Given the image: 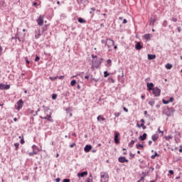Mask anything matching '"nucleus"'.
Listing matches in <instances>:
<instances>
[{"label":"nucleus","mask_w":182,"mask_h":182,"mask_svg":"<svg viewBox=\"0 0 182 182\" xmlns=\"http://www.w3.org/2000/svg\"><path fill=\"white\" fill-rule=\"evenodd\" d=\"M109 181V174L106 172L101 173V182H107Z\"/></svg>","instance_id":"obj_1"},{"label":"nucleus","mask_w":182,"mask_h":182,"mask_svg":"<svg viewBox=\"0 0 182 182\" xmlns=\"http://www.w3.org/2000/svg\"><path fill=\"white\" fill-rule=\"evenodd\" d=\"M152 93L154 96L158 97V96H160V93H161V90L159 87H154L152 90Z\"/></svg>","instance_id":"obj_2"},{"label":"nucleus","mask_w":182,"mask_h":182,"mask_svg":"<svg viewBox=\"0 0 182 182\" xmlns=\"http://www.w3.org/2000/svg\"><path fill=\"white\" fill-rule=\"evenodd\" d=\"M45 16L41 15L37 19V23L39 26H43V18Z\"/></svg>","instance_id":"obj_3"},{"label":"nucleus","mask_w":182,"mask_h":182,"mask_svg":"<svg viewBox=\"0 0 182 182\" xmlns=\"http://www.w3.org/2000/svg\"><path fill=\"white\" fill-rule=\"evenodd\" d=\"M173 110L171 108V109H166L164 111V114H167L168 116H173Z\"/></svg>","instance_id":"obj_4"},{"label":"nucleus","mask_w":182,"mask_h":182,"mask_svg":"<svg viewBox=\"0 0 182 182\" xmlns=\"http://www.w3.org/2000/svg\"><path fill=\"white\" fill-rule=\"evenodd\" d=\"M106 45L108 48H112V46H114V41L113 40L107 39Z\"/></svg>","instance_id":"obj_5"},{"label":"nucleus","mask_w":182,"mask_h":182,"mask_svg":"<svg viewBox=\"0 0 182 182\" xmlns=\"http://www.w3.org/2000/svg\"><path fill=\"white\" fill-rule=\"evenodd\" d=\"M11 88V85H4L0 84V90H8V89Z\"/></svg>","instance_id":"obj_6"},{"label":"nucleus","mask_w":182,"mask_h":182,"mask_svg":"<svg viewBox=\"0 0 182 182\" xmlns=\"http://www.w3.org/2000/svg\"><path fill=\"white\" fill-rule=\"evenodd\" d=\"M119 136H120V134H119V132H114V143L116 144H119V143H120V141H119Z\"/></svg>","instance_id":"obj_7"},{"label":"nucleus","mask_w":182,"mask_h":182,"mask_svg":"<svg viewBox=\"0 0 182 182\" xmlns=\"http://www.w3.org/2000/svg\"><path fill=\"white\" fill-rule=\"evenodd\" d=\"M100 65V62H97V63H96V61H92V65L91 67V69H92V70H95V68L97 69V68H99Z\"/></svg>","instance_id":"obj_8"},{"label":"nucleus","mask_w":182,"mask_h":182,"mask_svg":"<svg viewBox=\"0 0 182 182\" xmlns=\"http://www.w3.org/2000/svg\"><path fill=\"white\" fill-rule=\"evenodd\" d=\"M22 106H23V101L22 100H20L18 102H17V110H21V109H22Z\"/></svg>","instance_id":"obj_9"},{"label":"nucleus","mask_w":182,"mask_h":182,"mask_svg":"<svg viewBox=\"0 0 182 182\" xmlns=\"http://www.w3.org/2000/svg\"><path fill=\"white\" fill-rule=\"evenodd\" d=\"M119 163H129V160L128 159H126V157L124 156H120L119 159H118Z\"/></svg>","instance_id":"obj_10"},{"label":"nucleus","mask_w":182,"mask_h":182,"mask_svg":"<svg viewBox=\"0 0 182 182\" xmlns=\"http://www.w3.org/2000/svg\"><path fill=\"white\" fill-rule=\"evenodd\" d=\"M136 46H135V49L136 50H140L141 49H143V46H141V44L140 43V42H136Z\"/></svg>","instance_id":"obj_11"},{"label":"nucleus","mask_w":182,"mask_h":182,"mask_svg":"<svg viewBox=\"0 0 182 182\" xmlns=\"http://www.w3.org/2000/svg\"><path fill=\"white\" fill-rule=\"evenodd\" d=\"M41 119H44L45 120H48V122H52V117L51 115H47L46 117L42 115L41 116Z\"/></svg>","instance_id":"obj_12"},{"label":"nucleus","mask_w":182,"mask_h":182,"mask_svg":"<svg viewBox=\"0 0 182 182\" xmlns=\"http://www.w3.org/2000/svg\"><path fill=\"white\" fill-rule=\"evenodd\" d=\"M92 150V145H86L85 147L84 148V151L85 153H89Z\"/></svg>","instance_id":"obj_13"},{"label":"nucleus","mask_w":182,"mask_h":182,"mask_svg":"<svg viewBox=\"0 0 182 182\" xmlns=\"http://www.w3.org/2000/svg\"><path fill=\"white\" fill-rule=\"evenodd\" d=\"M87 175V171H84V172L77 173L78 177H85Z\"/></svg>","instance_id":"obj_14"},{"label":"nucleus","mask_w":182,"mask_h":182,"mask_svg":"<svg viewBox=\"0 0 182 182\" xmlns=\"http://www.w3.org/2000/svg\"><path fill=\"white\" fill-rule=\"evenodd\" d=\"M147 87H149V90H153V87H154V84L153 82L147 83Z\"/></svg>","instance_id":"obj_15"},{"label":"nucleus","mask_w":182,"mask_h":182,"mask_svg":"<svg viewBox=\"0 0 182 182\" xmlns=\"http://www.w3.org/2000/svg\"><path fill=\"white\" fill-rule=\"evenodd\" d=\"M139 137L142 141H144V140L147 139V134L144 133L143 135H141Z\"/></svg>","instance_id":"obj_16"},{"label":"nucleus","mask_w":182,"mask_h":182,"mask_svg":"<svg viewBox=\"0 0 182 182\" xmlns=\"http://www.w3.org/2000/svg\"><path fill=\"white\" fill-rule=\"evenodd\" d=\"M149 60H153L156 59V55L148 54Z\"/></svg>","instance_id":"obj_17"},{"label":"nucleus","mask_w":182,"mask_h":182,"mask_svg":"<svg viewBox=\"0 0 182 182\" xmlns=\"http://www.w3.org/2000/svg\"><path fill=\"white\" fill-rule=\"evenodd\" d=\"M153 141H157L159 139V135L158 134H154L151 137Z\"/></svg>","instance_id":"obj_18"},{"label":"nucleus","mask_w":182,"mask_h":182,"mask_svg":"<svg viewBox=\"0 0 182 182\" xmlns=\"http://www.w3.org/2000/svg\"><path fill=\"white\" fill-rule=\"evenodd\" d=\"M156 23V18H151L149 25L151 26H154V23Z\"/></svg>","instance_id":"obj_19"},{"label":"nucleus","mask_w":182,"mask_h":182,"mask_svg":"<svg viewBox=\"0 0 182 182\" xmlns=\"http://www.w3.org/2000/svg\"><path fill=\"white\" fill-rule=\"evenodd\" d=\"M165 68H166V69L170 70V69H171V68H173V65H171V64H170V63H167V64L165 65Z\"/></svg>","instance_id":"obj_20"},{"label":"nucleus","mask_w":182,"mask_h":182,"mask_svg":"<svg viewBox=\"0 0 182 182\" xmlns=\"http://www.w3.org/2000/svg\"><path fill=\"white\" fill-rule=\"evenodd\" d=\"M151 35L150 34H145L144 36V38H145V39H146V41H149V39H150V38H151Z\"/></svg>","instance_id":"obj_21"},{"label":"nucleus","mask_w":182,"mask_h":182,"mask_svg":"<svg viewBox=\"0 0 182 182\" xmlns=\"http://www.w3.org/2000/svg\"><path fill=\"white\" fill-rule=\"evenodd\" d=\"M78 22H80V23H86V21H85V19L82 18H78Z\"/></svg>","instance_id":"obj_22"},{"label":"nucleus","mask_w":182,"mask_h":182,"mask_svg":"<svg viewBox=\"0 0 182 182\" xmlns=\"http://www.w3.org/2000/svg\"><path fill=\"white\" fill-rule=\"evenodd\" d=\"M100 119L102 121V122H105V118L103 117H102V116H98L97 117V120H98V122L99 121H100Z\"/></svg>","instance_id":"obj_23"},{"label":"nucleus","mask_w":182,"mask_h":182,"mask_svg":"<svg viewBox=\"0 0 182 182\" xmlns=\"http://www.w3.org/2000/svg\"><path fill=\"white\" fill-rule=\"evenodd\" d=\"M159 156V154H157V152L154 153V155H152L151 156V159H156V157Z\"/></svg>","instance_id":"obj_24"},{"label":"nucleus","mask_w":182,"mask_h":182,"mask_svg":"<svg viewBox=\"0 0 182 182\" xmlns=\"http://www.w3.org/2000/svg\"><path fill=\"white\" fill-rule=\"evenodd\" d=\"M151 106H154V100H151L149 102Z\"/></svg>","instance_id":"obj_25"},{"label":"nucleus","mask_w":182,"mask_h":182,"mask_svg":"<svg viewBox=\"0 0 182 182\" xmlns=\"http://www.w3.org/2000/svg\"><path fill=\"white\" fill-rule=\"evenodd\" d=\"M133 144H134V140H132L129 144V147H133Z\"/></svg>","instance_id":"obj_26"},{"label":"nucleus","mask_w":182,"mask_h":182,"mask_svg":"<svg viewBox=\"0 0 182 182\" xmlns=\"http://www.w3.org/2000/svg\"><path fill=\"white\" fill-rule=\"evenodd\" d=\"M70 85L71 86H75V85H76V80H72L70 82Z\"/></svg>","instance_id":"obj_27"},{"label":"nucleus","mask_w":182,"mask_h":182,"mask_svg":"<svg viewBox=\"0 0 182 182\" xmlns=\"http://www.w3.org/2000/svg\"><path fill=\"white\" fill-rule=\"evenodd\" d=\"M162 102H163L164 105H168V103H170V101L165 100H163Z\"/></svg>","instance_id":"obj_28"},{"label":"nucleus","mask_w":182,"mask_h":182,"mask_svg":"<svg viewBox=\"0 0 182 182\" xmlns=\"http://www.w3.org/2000/svg\"><path fill=\"white\" fill-rule=\"evenodd\" d=\"M56 97H58V95L53 94V95H52V99H53V100H56Z\"/></svg>","instance_id":"obj_29"},{"label":"nucleus","mask_w":182,"mask_h":182,"mask_svg":"<svg viewBox=\"0 0 182 182\" xmlns=\"http://www.w3.org/2000/svg\"><path fill=\"white\" fill-rule=\"evenodd\" d=\"M136 149H143V145L142 144H136Z\"/></svg>","instance_id":"obj_30"},{"label":"nucleus","mask_w":182,"mask_h":182,"mask_svg":"<svg viewBox=\"0 0 182 182\" xmlns=\"http://www.w3.org/2000/svg\"><path fill=\"white\" fill-rule=\"evenodd\" d=\"M166 140H171V139H173L172 136H168L165 137Z\"/></svg>","instance_id":"obj_31"},{"label":"nucleus","mask_w":182,"mask_h":182,"mask_svg":"<svg viewBox=\"0 0 182 182\" xmlns=\"http://www.w3.org/2000/svg\"><path fill=\"white\" fill-rule=\"evenodd\" d=\"M49 79L51 80H56L58 79V77H50Z\"/></svg>","instance_id":"obj_32"},{"label":"nucleus","mask_w":182,"mask_h":182,"mask_svg":"<svg viewBox=\"0 0 182 182\" xmlns=\"http://www.w3.org/2000/svg\"><path fill=\"white\" fill-rule=\"evenodd\" d=\"M104 76H105V77H107V76H109V73H107V71H105L104 73Z\"/></svg>","instance_id":"obj_33"},{"label":"nucleus","mask_w":182,"mask_h":182,"mask_svg":"<svg viewBox=\"0 0 182 182\" xmlns=\"http://www.w3.org/2000/svg\"><path fill=\"white\" fill-rule=\"evenodd\" d=\"M33 154H37L36 151H33V152H30L29 153V156H33Z\"/></svg>","instance_id":"obj_34"},{"label":"nucleus","mask_w":182,"mask_h":182,"mask_svg":"<svg viewBox=\"0 0 182 182\" xmlns=\"http://www.w3.org/2000/svg\"><path fill=\"white\" fill-rule=\"evenodd\" d=\"M14 146L16 147V150H18V147H19V144L16 143V144H14Z\"/></svg>","instance_id":"obj_35"},{"label":"nucleus","mask_w":182,"mask_h":182,"mask_svg":"<svg viewBox=\"0 0 182 182\" xmlns=\"http://www.w3.org/2000/svg\"><path fill=\"white\" fill-rule=\"evenodd\" d=\"M67 113H69L70 112H72V109H70V107H68L66 109Z\"/></svg>","instance_id":"obj_36"},{"label":"nucleus","mask_w":182,"mask_h":182,"mask_svg":"<svg viewBox=\"0 0 182 182\" xmlns=\"http://www.w3.org/2000/svg\"><path fill=\"white\" fill-rule=\"evenodd\" d=\"M141 127H142L144 130L146 129V126H144V123L141 124Z\"/></svg>","instance_id":"obj_37"},{"label":"nucleus","mask_w":182,"mask_h":182,"mask_svg":"<svg viewBox=\"0 0 182 182\" xmlns=\"http://www.w3.org/2000/svg\"><path fill=\"white\" fill-rule=\"evenodd\" d=\"M107 63H108V65H112V60L108 59L107 60Z\"/></svg>","instance_id":"obj_38"},{"label":"nucleus","mask_w":182,"mask_h":182,"mask_svg":"<svg viewBox=\"0 0 182 182\" xmlns=\"http://www.w3.org/2000/svg\"><path fill=\"white\" fill-rule=\"evenodd\" d=\"M39 59H41L39 58V56H36V58H35V62H38V60H39Z\"/></svg>","instance_id":"obj_39"},{"label":"nucleus","mask_w":182,"mask_h":182,"mask_svg":"<svg viewBox=\"0 0 182 182\" xmlns=\"http://www.w3.org/2000/svg\"><path fill=\"white\" fill-rule=\"evenodd\" d=\"M75 146H76V144H75V143H73V144H71V145L70 146V147L72 149V148L75 147Z\"/></svg>","instance_id":"obj_40"},{"label":"nucleus","mask_w":182,"mask_h":182,"mask_svg":"<svg viewBox=\"0 0 182 182\" xmlns=\"http://www.w3.org/2000/svg\"><path fill=\"white\" fill-rule=\"evenodd\" d=\"M20 143L21 144H23L25 143V140H23V139H21Z\"/></svg>","instance_id":"obj_41"},{"label":"nucleus","mask_w":182,"mask_h":182,"mask_svg":"<svg viewBox=\"0 0 182 182\" xmlns=\"http://www.w3.org/2000/svg\"><path fill=\"white\" fill-rule=\"evenodd\" d=\"M174 100V98H173V97H170L168 102L170 103V102H173Z\"/></svg>","instance_id":"obj_42"},{"label":"nucleus","mask_w":182,"mask_h":182,"mask_svg":"<svg viewBox=\"0 0 182 182\" xmlns=\"http://www.w3.org/2000/svg\"><path fill=\"white\" fill-rule=\"evenodd\" d=\"M63 182H70V180L65 178L63 180Z\"/></svg>","instance_id":"obj_43"},{"label":"nucleus","mask_w":182,"mask_h":182,"mask_svg":"<svg viewBox=\"0 0 182 182\" xmlns=\"http://www.w3.org/2000/svg\"><path fill=\"white\" fill-rule=\"evenodd\" d=\"M164 26H167V21H164Z\"/></svg>","instance_id":"obj_44"},{"label":"nucleus","mask_w":182,"mask_h":182,"mask_svg":"<svg viewBox=\"0 0 182 182\" xmlns=\"http://www.w3.org/2000/svg\"><path fill=\"white\" fill-rule=\"evenodd\" d=\"M123 110H124V112H129V109H127V108H126V107H124Z\"/></svg>","instance_id":"obj_45"},{"label":"nucleus","mask_w":182,"mask_h":182,"mask_svg":"<svg viewBox=\"0 0 182 182\" xmlns=\"http://www.w3.org/2000/svg\"><path fill=\"white\" fill-rule=\"evenodd\" d=\"M123 23H127V20L126 18L123 20Z\"/></svg>","instance_id":"obj_46"},{"label":"nucleus","mask_w":182,"mask_h":182,"mask_svg":"<svg viewBox=\"0 0 182 182\" xmlns=\"http://www.w3.org/2000/svg\"><path fill=\"white\" fill-rule=\"evenodd\" d=\"M169 173H170L171 174H174V171H173V170H170V171H169Z\"/></svg>","instance_id":"obj_47"},{"label":"nucleus","mask_w":182,"mask_h":182,"mask_svg":"<svg viewBox=\"0 0 182 182\" xmlns=\"http://www.w3.org/2000/svg\"><path fill=\"white\" fill-rule=\"evenodd\" d=\"M172 21H173V22H177V18H172Z\"/></svg>","instance_id":"obj_48"},{"label":"nucleus","mask_w":182,"mask_h":182,"mask_svg":"<svg viewBox=\"0 0 182 182\" xmlns=\"http://www.w3.org/2000/svg\"><path fill=\"white\" fill-rule=\"evenodd\" d=\"M92 80H95V82H99V78H97V79L92 78Z\"/></svg>","instance_id":"obj_49"},{"label":"nucleus","mask_w":182,"mask_h":182,"mask_svg":"<svg viewBox=\"0 0 182 182\" xmlns=\"http://www.w3.org/2000/svg\"><path fill=\"white\" fill-rule=\"evenodd\" d=\"M64 76L63 75H61L58 77V79H60V80H62V79H63Z\"/></svg>","instance_id":"obj_50"},{"label":"nucleus","mask_w":182,"mask_h":182,"mask_svg":"<svg viewBox=\"0 0 182 182\" xmlns=\"http://www.w3.org/2000/svg\"><path fill=\"white\" fill-rule=\"evenodd\" d=\"M55 181H56V182H60V178H57L55 179Z\"/></svg>","instance_id":"obj_51"},{"label":"nucleus","mask_w":182,"mask_h":182,"mask_svg":"<svg viewBox=\"0 0 182 182\" xmlns=\"http://www.w3.org/2000/svg\"><path fill=\"white\" fill-rule=\"evenodd\" d=\"M115 116H116V117H119V116H120V114L119 113H116Z\"/></svg>","instance_id":"obj_52"},{"label":"nucleus","mask_w":182,"mask_h":182,"mask_svg":"<svg viewBox=\"0 0 182 182\" xmlns=\"http://www.w3.org/2000/svg\"><path fill=\"white\" fill-rule=\"evenodd\" d=\"M178 32H181V28L178 27Z\"/></svg>","instance_id":"obj_53"},{"label":"nucleus","mask_w":182,"mask_h":182,"mask_svg":"<svg viewBox=\"0 0 182 182\" xmlns=\"http://www.w3.org/2000/svg\"><path fill=\"white\" fill-rule=\"evenodd\" d=\"M158 132H159V133H162V134H163V133H164L163 131H161V130H160V128L158 129Z\"/></svg>","instance_id":"obj_54"},{"label":"nucleus","mask_w":182,"mask_h":182,"mask_svg":"<svg viewBox=\"0 0 182 182\" xmlns=\"http://www.w3.org/2000/svg\"><path fill=\"white\" fill-rule=\"evenodd\" d=\"M26 63L29 64V60L28 58H26Z\"/></svg>","instance_id":"obj_55"},{"label":"nucleus","mask_w":182,"mask_h":182,"mask_svg":"<svg viewBox=\"0 0 182 182\" xmlns=\"http://www.w3.org/2000/svg\"><path fill=\"white\" fill-rule=\"evenodd\" d=\"M148 143H149V146H151V143H152V141H149V142H148Z\"/></svg>","instance_id":"obj_56"},{"label":"nucleus","mask_w":182,"mask_h":182,"mask_svg":"<svg viewBox=\"0 0 182 182\" xmlns=\"http://www.w3.org/2000/svg\"><path fill=\"white\" fill-rule=\"evenodd\" d=\"M33 6H36V5H38V4H37L36 2H34V3L33 4Z\"/></svg>","instance_id":"obj_57"},{"label":"nucleus","mask_w":182,"mask_h":182,"mask_svg":"<svg viewBox=\"0 0 182 182\" xmlns=\"http://www.w3.org/2000/svg\"><path fill=\"white\" fill-rule=\"evenodd\" d=\"M72 136H74V137H76V133H73Z\"/></svg>","instance_id":"obj_58"},{"label":"nucleus","mask_w":182,"mask_h":182,"mask_svg":"<svg viewBox=\"0 0 182 182\" xmlns=\"http://www.w3.org/2000/svg\"><path fill=\"white\" fill-rule=\"evenodd\" d=\"M85 79H89V76L88 75H85Z\"/></svg>","instance_id":"obj_59"},{"label":"nucleus","mask_w":182,"mask_h":182,"mask_svg":"<svg viewBox=\"0 0 182 182\" xmlns=\"http://www.w3.org/2000/svg\"><path fill=\"white\" fill-rule=\"evenodd\" d=\"M92 57L93 59H95V58H97V55L94 56V55H92Z\"/></svg>","instance_id":"obj_60"},{"label":"nucleus","mask_w":182,"mask_h":182,"mask_svg":"<svg viewBox=\"0 0 182 182\" xmlns=\"http://www.w3.org/2000/svg\"><path fill=\"white\" fill-rule=\"evenodd\" d=\"M2 52V47L0 46V55H1V53Z\"/></svg>","instance_id":"obj_61"},{"label":"nucleus","mask_w":182,"mask_h":182,"mask_svg":"<svg viewBox=\"0 0 182 182\" xmlns=\"http://www.w3.org/2000/svg\"><path fill=\"white\" fill-rule=\"evenodd\" d=\"M141 123H144V119H141Z\"/></svg>","instance_id":"obj_62"},{"label":"nucleus","mask_w":182,"mask_h":182,"mask_svg":"<svg viewBox=\"0 0 182 182\" xmlns=\"http://www.w3.org/2000/svg\"><path fill=\"white\" fill-rule=\"evenodd\" d=\"M131 157H134V154H130Z\"/></svg>","instance_id":"obj_63"},{"label":"nucleus","mask_w":182,"mask_h":182,"mask_svg":"<svg viewBox=\"0 0 182 182\" xmlns=\"http://www.w3.org/2000/svg\"><path fill=\"white\" fill-rule=\"evenodd\" d=\"M141 99L143 100H144V95H141Z\"/></svg>","instance_id":"obj_64"}]
</instances>
